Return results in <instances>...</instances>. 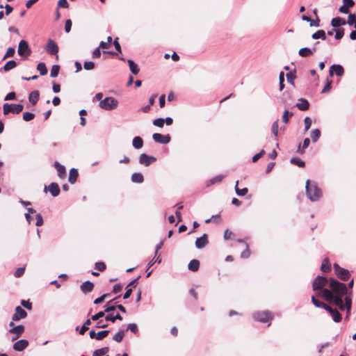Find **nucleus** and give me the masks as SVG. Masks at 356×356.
Instances as JSON below:
<instances>
[{"label": "nucleus", "instance_id": "obj_36", "mask_svg": "<svg viewBox=\"0 0 356 356\" xmlns=\"http://www.w3.org/2000/svg\"><path fill=\"white\" fill-rule=\"evenodd\" d=\"M131 179L134 183H142L144 181L143 175L140 172L133 173Z\"/></svg>", "mask_w": 356, "mask_h": 356}, {"label": "nucleus", "instance_id": "obj_59", "mask_svg": "<svg viewBox=\"0 0 356 356\" xmlns=\"http://www.w3.org/2000/svg\"><path fill=\"white\" fill-rule=\"evenodd\" d=\"M35 218H36L35 225L37 227L42 226L44 222L42 215L40 213H37L35 216Z\"/></svg>", "mask_w": 356, "mask_h": 356}, {"label": "nucleus", "instance_id": "obj_62", "mask_svg": "<svg viewBox=\"0 0 356 356\" xmlns=\"http://www.w3.org/2000/svg\"><path fill=\"white\" fill-rule=\"evenodd\" d=\"M25 271V268L21 267L18 268L14 273V275L15 277H20L23 275Z\"/></svg>", "mask_w": 356, "mask_h": 356}, {"label": "nucleus", "instance_id": "obj_52", "mask_svg": "<svg viewBox=\"0 0 356 356\" xmlns=\"http://www.w3.org/2000/svg\"><path fill=\"white\" fill-rule=\"evenodd\" d=\"M335 31V35L334 38L336 40H341L344 35V29H334Z\"/></svg>", "mask_w": 356, "mask_h": 356}, {"label": "nucleus", "instance_id": "obj_21", "mask_svg": "<svg viewBox=\"0 0 356 356\" xmlns=\"http://www.w3.org/2000/svg\"><path fill=\"white\" fill-rule=\"evenodd\" d=\"M79 176L78 170L76 168H71L69 173L68 181L70 184H73L76 181Z\"/></svg>", "mask_w": 356, "mask_h": 356}, {"label": "nucleus", "instance_id": "obj_49", "mask_svg": "<svg viewBox=\"0 0 356 356\" xmlns=\"http://www.w3.org/2000/svg\"><path fill=\"white\" fill-rule=\"evenodd\" d=\"M15 54V49L13 47H9L7 49V51L4 56L3 57V60L6 59L7 58L13 57Z\"/></svg>", "mask_w": 356, "mask_h": 356}, {"label": "nucleus", "instance_id": "obj_10", "mask_svg": "<svg viewBox=\"0 0 356 356\" xmlns=\"http://www.w3.org/2000/svg\"><path fill=\"white\" fill-rule=\"evenodd\" d=\"M47 191H49V193L54 197L58 196L60 193V187L58 184L56 182H51L48 186H45L44 191L47 193Z\"/></svg>", "mask_w": 356, "mask_h": 356}, {"label": "nucleus", "instance_id": "obj_60", "mask_svg": "<svg viewBox=\"0 0 356 356\" xmlns=\"http://www.w3.org/2000/svg\"><path fill=\"white\" fill-rule=\"evenodd\" d=\"M83 67L86 70H91L95 67V63L92 61H86Z\"/></svg>", "mask_w": 356, "mask_h": 356}, {"label": "nucleus", "instance_id": "obj_14", "mask_svg": "<svg viewBox=\"0 0 356 356\" xmlns=\"http://www.w3.org/2000/svg\"><path fill=\"white\" fill-rule=\"evenodd\" d=\"M208 243L209 240L207 234H204L202 236L197 238L195 242V247L197 249L204 248Z\"/></svg>", "mask_w": 356, "mask_h": 356}, {"label": "nucleus", "instance_id": "obj_27", "mask_svg": "<svg viewBox=\"0 0 356 356\" xmlns=\"http://www.w3.org/2000/svg\"><path fill=\"white\" fill-rule=\"evenodd\" d=\"M311 300H312V303L314 304V305L316 307H318V308H323L325 310L327 309V308H329V305H327V304L318 300L315 296H312V298H311Z\"/></svg>", "mask_w": 356, "mask_h": 356}, {"label": "nucleus", "instance_id": "obj_39", "mask_svg": "<svg viewBox=\"0 0 356 356\" xmlns=\"http://www.w3.org/2000/svg\"><path fill=\"white\" fill-rule=\"evenodd\" d=\"M17 66V63L14 60H10L8 61L4 66L3 67V70L5 72H8L13 69H14Z\"/></svg>", "mask_w": 356, "mask_h": 356}, {"label": "nucleus", "instance_id": "obj_13", "mask_svg": "<svg viewBox=\"0 0 356 356\" xmlns=\"http://www.w3.org/2000/svg\"><path fill=\"white\" fill-rule=\"evenodd\" d=\"M27 316V312L22 309L20 306H17L15 308V313L12 317L13 321H18L20 319L24 318Z\"/></svg>", "mask_w": 356, "mask_h": 356}, {"label": "nucleus", "instance_id": "obj_2", "mask_svg": "<svg viewBox=\"0 0 356 356\" xmlns=\"http://www.w3.org/2000/svg\"><path fill=\"white\" fill-rule=\"evenodd\" d=\"M305 193L307 197L312 202H316L323 196L322 191L318 186L316 182L310 179L306 181Z\"/></svg>", "mask_w": 356, "mask_h": 356}, {"label": "nucleus", "instance_id": "obj_17", "mask_svg": "<svg viewBox=\"0 0 356 356\" xmlns=\"http://www.w3.org/2000/svg\"><path fill=\"white\" fill-rule=\"evenodd\" d=\"M330 76H332L335 74L338 76H341L344 73L343 67L341 65L334 64L330 68Z\"/></svg>", "mask_w": 356, "mask_h": 356}, {"label": "nucleus", "instance_id": "obj_5", "mask_svg": "<svg viewBox=\"0 0 356 356\" xmlns=\"http://www.w3.org/2000/svg\"><path fill=\"white\" fill-rule=\"evenodd\" d=\"M333 268L336 275L342 281H348L350 277V272L343 268H341L338 264L334 263Z\"/></svg>", "mask_w": 356, "mask_h": 356}, {"label": "nucleus", "instance_id": "obj_32", "mask_svg": "<svg viewBox=\"0 0 356 356\" xmlns=\"http://www.w3.org/2000/svg\"><path fill=\"white\" fill-rule=\"evenodd\" d=\"M132 145L136 149H140L143 145V140L141 137L136 136L133 138Z\"/></svg>", "mask_w": 356, "mask_h": 356}, {"label": "nucleus", "instance_id": "obj_42", "mask_svg": "<svg viewBox=\"0 0 356 356\" xmlns=\"http://www.w3.org/2000/svg\"><path fill=\"white\" fill-rule=\"evenodd\" d=\"M310 136L314 143L316 142L321 136V131L318 129L312 130Z\"/></svg>", "mask_w": 356, "mask_h": 356}, {"label": "nucleus", "instance_id": "obj_25", "mask_svg": "<svg viewBox=\"0 0 356 356\" xmlns=\"http://www.w3.org/2000/svg\"><path fill=\"white\" fill-rule=\"evenodd\" d=\"M25 327L23 325H18L14 326L13 327L9 330V332L12 334H17L18 336H21L24 332Z\"/></svg>", "mask_w": 356, "mask_h": 356}, {"label": "nucleus", "instance_id": "obj_9", "mask_svg": "<svg viewBox=\"0 0 356 356\" xmlns=\"http://www.w3.org/2000/svg\"><path fill=\"white\" fill-rule=\"evenodd\" d=\"M17 52L19 56L26 57L29 56L31 54V50L26 40H22L19 42Z\"/></svg>", "mask_w": 356, "mask_h": 356}, {"label": "nucleus", "instance_id": "obj_23", "mask_svg": "<svg viewBox=\"0 0 356 356\" xmlns=\"http://www.w3.org/2000/svg\"><path fill=\"white\" fill-rule=\"evenodd\" d=\"M39 97L40 92L38 90L32 91L29 96V102L33 105H35L39 99Z\"/></svg>", "mask_w": 356, "mask_h": 356}, {"label": "nucleus", "instance_id": "obj_3", "mask_svg": "<svg viewBox=\"0 0 356 356\" xmlns=\"http://www.w3.org/2000/svg\"><path fill=\"white\" fill-rule=\"evenodd\" d=\"M327 284H330V278L323 275H318L312 282V289L318 292L322 291L325 289L324 286Z\"/></svg>", "mask_w": 356, "mask_h": 356}, {"label": "nucleus", "instance_id": "obj_64", "mask_svg": "<svg viewBox=\"0 0 356 356\" xmlns=\"http://www.w3.org/2000/svg\"><path fill=\"white\" fill-rule=\"evenodd\" d=\"M21 305L29 310H31L32 309V304L31 302H29V300H22L21 301Z\"/></svg>", "mask_w": 356, "mask_h": 356}, {"label": "nucleus", "instance_id": "obj_58", "mask_svg": "<svg viewBox=\"0 0 356 356\" xmlns=\"http://www.w3.org/2000/svg\"><path fill=\"white\" fill-rule=\"evenodd\" d=\"M153 124L162 128L164 125V119L161 118H156L153 121Z\"/></svg>", "mask_w": 356, "mask_h": 356}, {"label": "nucleus", "instance_id": "obj_50", "mask_svg": "<svg viewBox=\"0 0 356 356\" xmlns=\"http://www.w3.org/2000/svg\"><path fill=\"white\" fill-rule=\"evenodd\" d=\"M289 115L292 116L293 113H289V111L287 109L284 110V111L283 113L282 118V122L284 123L287 124L289 122Z\"/></svg>", "mask_w": 356, "mask_h": 356}, {"label": "nucleus", "instance_id": "obj_31", "mask_svg": "<svg viewBox=\"0 0 356 356\" xmlns=\"http://www.w3.org/2000/svg\"><path fill=\"white\" fill-rule=\"evenodd\" d=\"M127 63L131 73L135 75L138 74L139 72V67L138 65L136 64L132 60H127Z\"/></svg>", "mask_w": 356, "mask_h": 356}, {"label": "nucleus", "instance_id": "obj_1", "mask_svg": "<svg viewBox=\"0 0 356 356\" xmlns=\"http://www.w3.org/2000/svg\"><path fill=\"white\" fill-rule=\"evenodd\" d=\"M318 297L323 298L328 302L337 306L344 302L346 296L352 297V291L347 289L346 284L341 282L334 277H330V284L328 289H325L322 291L317 292Z\"/></svg>", "mask_w": 356, "mask_h": 356}, {"label": "nucleus", "instance_id": "obj_47", "mask_svg": "<svg viewBox=\"0 0 356 356\" xmlns=\"http://www.w3.org/2000/svg\"><path fill=\"white\" fill-rule=\"evenodd\" d=\"M355 22H356V13L355 14L350 13L348 15V21L346 22V23L350 26H355Z\"/></svg>", "mask_w": 356, "mask_h": 356}, {"label": "nucleus", "instance_id": "obj_35", "mask_svg": "<svg viewBox=\"0 0 356 356\" xmlns=\"http://www.w3.org/2000/svg\"><path fill=\"white\" fill-rule=\"evenodd\" d=\"M321 270L323 273L329 272L331 270V265L330 264L328 258H325L323 259L321 266Z\"/></svg>", "mask_w": 356, "mask_h": 356}, {"label": "nucleus", "instance_id": "obj_20", "mask_svg": "<svg viewBox=\"0 0 356 356\" xmlns=\"http://www.w3.org/2000/svg\"><path fill=\"white\" fill-rule=\"evenodd\" d=\"M93 288L94 284L89 280L84 282L80 286L81 291L84 293L91 292L93 290Z\"/></svg>", "mask_w": 356, "mask_h": 356}, {"label": "nucleus", "instance_id": "obj_54", "mask_svg": "<svg viewBox=\"0 0 356 356\" xmlns=\"http://www.w3.org/2000/svg\"><path fill=\"white\" fill-rule=\"evenodd\" d=\"M109 296H110V293H104V294L102 295L101 296H99V298H96L94 300V304L99 305V304L103 302L104 301L105 298Z\"/></svg>", "mask_w": 356, "mask_h": 356}, {"label": "nucleus", "instance_id": "obj_44", "mask_svg": "<svg viewBox=\"0 0 356 356\" xmlns=\"http://www.w3.org/2000/svg\"><path fill=\"white\" fill-rule=\"evenodd\" d=\"M291 163L296 165L299 167H304L305 163L299 157H291L290 160Z\"/></svg>", "mask_w": 356, "mask_h": 356}, {"label": "nucleus", "instance_id": "obj_12", "mask_svg": "<svg viewBox=\"0 0 356 356\" xmlns=\"http://www.w3.org/2000/svg\"><path fill=\"white\" fill-rule=\"evenodd\" d=\"M46 51L50 55H56L58 52V47L54 40L49 39L46 45Z\"/></svg>", "mask_w": 356, "mask_h": 356}, {"label": "nucleus", "instance_id": "obj_11", "mask_svg": "<svg viewBox=\"0 0 356 356\" xmlns=\"http://www.w3.org/2000/svg\"><path fill=\"white\" fill-rule=\"evenodd\" d=\"M153 140L159 144H168L170 141V136L169 134L163 135L161 134L155 133L152 135Z\"/></svg>", "mask_w": 356, "mask_h": 356}, {"label": "nucleus", "instance_id": "obj_34", "mask_svg": "<svg viewBox=\"0 0 356 356\" xmlns=\"http://www.w3.org/2000/svg\"><path fill=\"white\" fill-rule=\"evenodd\" d=\"M298 54L302 57H308L313 54V50L308 47H303L299 50Z\"/></svg>", "mask_w": 356, "mask_h": 356}, {"label": "nucleus", "instance_id": "obj_45", "mask_svg": "<svg viewBox=\"0 0 356 356\" xmlns=\"http://www.w3.org/2000/svg\"><path fill=\"white\" fill-rule=\"evenodd\" d=\"M110 330H104L97 332V340L101 341L108 335Z\"/></svg>", "mask_w": 356, "mask_h": 356}, {"label": "nucleus", "instance_id": "obj_55", "mask_svg": "<svg viewBox=\"0 0 356 356\" xmlns=\"http://www.w3.org/2000/svg\"><path fill=\"white\" fill-rule=\"evenodd\" d=\"M304 123H305V131H307L312 126V120L309 117H306L304 120Z\"/></svg>", "mask_w": 356, "mask_h": 356}, {"label": "nucleus", "instance_id": "obj_7", "mask_svg": "<svg viewBox=\"0 0 356 356\" xmlns=\"http://www.w3.org/2000/svg\"><path fill=\"white\" fill-rule=\"evenodd\" d=\"M341 311H346L345 320L348 321L350 316L352 307V298L350 296H346L344 298V302L337 306Z\"/></svg>", "mask_w": 356, "mask_h": 356}, {"label": "nucleus", "instance_id": "obj_57", "mask_svg": "<svg viewBox=\"0 0 356 356\" xmlns=\"http://www.w3.org/2000/svg\"><path fill=\"white\" fill-rule=\"evenodd\" d=\"M95 268L99 271H104L106 269V264L102 261H98L95 264Z\"/></svg>", "mask_w": 356, "mask_h": 356}, {"label": "nucleus", "instance_id": "obj_51", "mask_svg": "<svg viewBox=\"0 0 356 356\" xmlns=\"http://www.w3.org/2000/svg\"><path fill=\"white\" fill-rule=\"evenodd\" d=\"M287 81L291 83L292 86H295L294 80L296 78V75L291 72H289L286 74Z\"/></svg>", "mask_w": 356, "mask_h": 356}, {"label": "nucleus", "instance_id": "obj_41", "mask_svg": "<svg viewBox=\"0 0 356 356\" xmlns=\"http://www.w3.org/2000/svg\"><path fill=\"white\" fill-rule=\"evenodd\" d=\"M238 181H236V185H235V191H236V193L237 194V195L238 196H244L248 192V188L245 187L242 189H240L238 187Z\"/></svg>", "mask_w": 356, "mask_h": 356}, {"label": "nucleus", "instance_id": "obj_38", "mask_svg": "<svg viewBox=\"0 0 356 356\" xmlns=\"http://www.w3.org/2000/svg\"><path fill=\"white\" fill-rule=\"evenodd\" d=\"M109 351L108 347H103L97 349L93 352L92 356H104L106 355Z\"/></svg>", "mask_w": 356, "mask_h": 356}, {"label": "nucleus", "instance_id": "obj_29", "mask_svg": "<svg viewBox=\"0 0 356 356\" xmlns=\"http://www.w3.org/2000/svg\"><path fill=\"white\" fill-rule=\"evenodd\" d=\"M199 268H200V261H199V260L195 259H192L188 265V270H190L191 271H193V272L197 271Z\"/></svg>", "mask_w": 356, "mask_h": 356}, {"label": "nucleus", "instance_id": "obj_48", "mask_svg": "<svg viewBox=\"0 0 356 356\" xmlns=\"http://www.w3.org/2000/svg\"><path fill=\"white\" fill-rule=\"evenodd\" d=\"M59 70H60L59 65H53L51 67V70L50 76L54 78L56 77L58 75Z\"/></svg>", "mask_w": 356, "mask_h": 356}, {"label": "nucleus", "instance_id": "obj_24", "mask_svg": "<svg viewBox=\"0 0 356 356\" xmlns=\"http://www.w3.org/2000/svg\"><path fill=\"white\" fill-rule=\"evenodd\" d=\"M119 298H120V296H118L115 298H114L113 299H112L111 300L108 301L105 305H104V312L106 313H108V312H113L116 309V305H111V303L114 301H115L117 299H118Z\"/></svg>", "mask_w": 356, "mask_h": 356}, {"label": "nucleus", "instance_id": "obj_26", "mask_svg": "<svg viewBox=\"0 0 356 356\" xmlns=\"http://www.w3.org/2000/svg\"><path fill=\"white\" fill-rule=\"evenodd\" d=\"M156 160V157H139L138 162L141 165L148 166L152 163L155 162Z\"/></svg>", "mask_w": 356, "mask_h": 356}, {"label": "nucleus", "instance_id": "obj_56", "mask_svg": "<svg viewBox=\"0 0 356 356\" xmlns=\"http://www.w3.org/2000/svg\"><path fill=\"white\" fill-rule=\"evenodd\" d=\"M105 313L106 312L104 311H100V312H97V314L92 315L90 320L94 321H98L99 318L104 316Z\"/></svg>", "mask_w": 356, "mask_h": 356}, {"label": "nucleus", "instance_id": "obj_19", "mask_svg": "<svg viewBox=\"0 0 356 356\" xmlns=\"http://www.w3.org/2000/svg\"><path fill=\"white\" fill-rule=\"evenodd\" d=\"M354 5L353 0H343V5L339 7V10L341 13L347 14L349 12L348 8L353 7Z\"/></svg>", "mask_w": 356, "mask_h": 356}, {"label": "nucleus", "instance_id": "obj_53", "mask_svg": "<svg viewBox=\"0 0 356 356\" xmlns=\"http://www.w3.org/2000/svg\"><path fill=\"white\" fill-rule=\"evenodd\" d=\"M35 118V114L30 112H25L23 113V120L24 121L29 122Z\"/></svg>", "mask_w": 356, "mask_h": 356}, {"label": "nucleus", "instance_id": "obj_6", "mask_svg": "<svg viewBox=\"0 0 356 356\" xmlns=\"http://www.w3.org/2000/svg\"><path fill=\"white\" fill-rule=\"evenodd\" d=\"M24 106L22 104H14L6 103L3 106V114L8 115L10 113L13 114H19L22 111Z\"/></svg>", "mask_w": 356, "mask_h": 356}, {"label": "nucleus", "instance_id": "obj_43", "mask_svg": "<svg viewBox=\"0 0 356 356\" xmlns=\"http://www.w3.org/2000/svg\"><path fill=\"white\" fill-rule=\"evenodd\" d=\"M37 70L40 72L41 76H44L47 74V69L44 63H39L37 66Z\"/></svg>", "mask_w": 356, "mask_h": 356}, {"label": "nucleus", "instance_id": "obj_63", "mask_svg": "<svg viewBox=\"0 0 356 356\" xmlns=\"http://www.w3.org/2000/svg\"><path fill=\"white\" fill-rule=\"evenodd\" d=\"M332 81H329L327 80V83H326V85L324 86V88H323L321 92L322 93H326V92H328L330 90H331V88H332Z\"/></svg>", "mask_w": 356, "mask_h": 356}, {"label": "nucleus", "instance_id": "obj_40", "mask_svg": "<svg viewBox=\"0 0 356 356\" xmlns=\"http://www.w3.org/2000/svg\"><path fill=\"white\" fill-rule=\"evenodd\" d=\"M224 178L223 175H218L215 176L214 177L211 178L207 182V186H209L211 185H213L216 183L220 182L222 179Z\"/></svg>", "mask_w": 356, "mask_h": 356}, {"label": "nucleus", "instance_id": "obj_22", "mask_svg": "<svg viewBox=\"0 0 356 356\" xmlns=\"http://www.w3.org/2000/svg\"><path fill=\"white\" fill-rule=\"evenodd\" d=\"M296 106L300 111H307L309 109V103L307 99L300 98L299 102L297 103Z\"/></svg>", "mask_w": 356, "mask_h": 356}, {"label": "nucleus", "instance_id": "obj_46", "mask_svg": "<svg viewBox=\"0 0 356 356\" xmlns=\"http://www.w3.org/2000/svg\"><path fill=\"white\" fill-rule=\"evenodd\" d=\"M128 330H130L134 334H136L138 332V325L134 323H129L127 325L125 332Z\"/></svg>", "mask_w": 356, "mask_h": 356}, {"label": "nucleus", "instance_id": "obj_8", "mask_svg": "<svg viewBox=\"0 0 356 356\" xmlns=\"http://www.w3.org/2000/svg\"><path fill=\"white\" fill-rule=\"evenodd\" d=\"M252 318L259 322L267 323L273 318L272 313L269 311L257 312L252 314Z\"/></svg>", "mask_w": 356, "mask_h": 356}, {"label": "nucleus", "instance_id": "obj_4", "mask_svg": "<svg viewBox=\"0 0 356 356\" xmlns=\"http://www.w3.org/2000/svg\"><path fill=\"white\" fill-rule=\"evenodd\" d=\"M118 106V101L112 97H107L101 100L99 106L105 111H112Z\"/></svg>", "mask_w": 356, "mask_h": 356}, {"label": "nucleus", "instance_id": "obj_61", "mask_svg": "<svg viewBox=\"0 0 356 356\" xmlns=\"http://www.w3.org/2000/svg\"><path fill=\"white\" fill-rule=\"evenodd\" d=\"M245 245H246L245 250L244 251H243L241 254V257L244 259L248 258L250 255V252L249 246H248V243H245Z\"/></svg>", "mask_w": 356, "mask_h": 356}, {"label": "nucleus", "instance_id": "obj_16", "mask_svg": "<svg viewBox=\"0 0 356 356\" xmlns=\"http://www.w3.org/2000/svg\"><path fill=\"white\" fill-rule=\"evenodd\" d=\"M326 311L330 314L334 322L339 323L341 321L342 316L337 309H333L329 306V308H327Z\"/></svg>", "mask_w": 356, "mask_h": 356}, {"label": "nucleus", "instance_id": "obj_33", "mask_svg": "<svg viewBox=\"0 0 356 356\" xmlns=\"http://www.w3.org/2000/svg\"><path fill=\"white\" fill-rule=\"evenodd\" d=\"M312 39L317 40V39H321L322 40H326V34L325 31L323 30H318L312 35Z\"/></svg>", "mask_w": 356, "mask_h": 356}, {"label": "nucleus", "instance_id": "obj_28", "mask_svg": "<svg viewBox=\"0 0 356 356\" xmlns=\"http://www.w3.org/2000/svg\"><path fill=\"white\" fill-rule=\"evenodd\" d=\"M91 324V320L87 319L81 326V327L79 329V326H77L76 327V330L79 331V334L81 335H83L85 332L89 329L88 326Z\"/></svg>", "mask_w": 356, "mask_h": 356}, {"label": "nucleus", "instance_id": "obj_30", "mask_svg": "<svg viewBox=\"0 0 356 356\" xmlns=\"http://www.w3.org/2000/svg\"><path fill=\"white\" fill-rule=\"evenodd\" d=\"M345 24H346V20L341 17H334L331 21V25L334 28H337Z\"/></svg>", "mask_w": 356, "mask_h": 356}, {"label": "nucleus", "instance_id": "obj_15", "mask_svg": "<svg viewBox=\"0 0 356 356\" xmlns=\"http://www.w3.org/2000/svg\"><path fill=\"white\" fill-rule=\"evenodd\" d=\"M29 346V341L26 339H22L16 341L13 344V349L15 351L21 352L26 349Z\"/></svg>", "mask_w": 356, "mask_h": 356}, {"label": "nucleus", "instance_id": "obj_37", "mask_svg": "<svg viewBox=\"0 0 356 356\" xmlns=\"http://www.w3.org/2000/svg\"><path fill=\"white\" fill-rule=\"evenodd\" d=\"M125 334V330H120L117 333H115L113 336V339L116 342H121L124 337Z\"/></svg>", "mask_w": 356, "mask_h": 356}, {"label": "nucleus", "instance_id": "obj_18", "mask_svg": "<svg viewBox=\"0 0 356 356\" xmlns=\"http://www.w3.org/2000/svg\"><path fill=\"white\" fill-rule=\"evenodd\" d=\"M54 167L57 170V175L60 179H65L66 177V168L60 164L58 161H54L53 164Z\"/></svg>", "mask_w": 356, "mask_h": 356}]
</instances>
